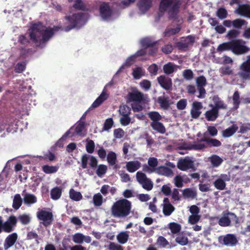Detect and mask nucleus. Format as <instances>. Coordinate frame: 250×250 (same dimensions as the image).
Listing matches in <instances>:
<instances>
[{
  "label": "nucleus",
  "instance_id": "1",
  "mask_svg": "<svg viewBox=\"0 0 250 250\" xmlns=\"http://www.w3.org/2000/svg\"><path fill=\"white\" fill-rule=\"evenodd\" d=\"M61 26L45 27L42 22L32 24L28 29L29 37L36 47L43 48L53 36L55 31H58Z\"/></svg>",
  "mask_w": 250,
  "mask_h": 250
},
{
  "label": "nucleus",
  "instance_id": "2",
  "mask_svg": "<svg viewBox=\"0 0 250 250\" xmlns=\"http://www.w3.org/2000/svg\"><path fill=\"white\" fill-rule=\"evenodd\" d=\"M246 43V42L242 39L232 40L220 44L217 50L218 52L231 51L235 55H242L250 51V48Z\"/></svg>",
  "mask_w": 250,
  "mask_h": 250
},
{
  "label": "nucleus",
  "instance_id": "3",
  "mask_svg": "<svg viewBox=\"0 0 250 250\" xmlns=\"http://www.w3.org/2000/svg\"><path fill=\"white\" fill-rule=\"evenodd\" d=\"M131 207L130 201L125 199H120L114 202L111 206V215L116 218H126L130 214Z\"/></svg>",
  "mask_w": 250,
  "mask_h": 250
},
{
  "label": "nucleus",
  "instance_id": "4",
  "mask_svg": "<svg viewBox=\"0 0 250 250\" xmlns=\"http://www.w3.org/2000/svg\"><path fill=\"white\" fill-rule=\"evenodd\" d=\"M181 4V0H161L159 11L167 12L169 19L176 20L178 19Z\"/></svg>",
  "mask_w": 250,
  "mask_h": 250
},
{
  "label": "nucleus",
  "instance_id": "5",
  "mask_svg": "<svg viewBox=\"0 0 250 250\" xmlns=\"http://www.w3.org/2000/svg\"><path fill=\"white\" fill-rule=\"evenodd\" d=\"M85 14L83 13H77L71 15L66 16L65 19L68 21L69 25L65 27V31L68 32L75 28H81L85 23Z\"/></svg>",
  "mask_w": 250,
  "mask_h": 250
},
{
  "label": "nucleus",
  "instance_id": "6",
  "mask_svg": "<svg viewBox=\"0 0 250 250\" xmlns=\"http://www.w3.org/2000/svg\"><path fill=\"white\" fill-rule=\"evenodd\" d=\"M197 142H204L207 143V146L204 144H192L186 147L187 150H202L207 147H219L222 145L221 142L215 138H203L201 139H197Z\"/></svg>",
  "mask_w": 250,
  "mask_h": 250
},
{
  "label": "nucleus",
  "instance_id": "7",
  "mask_svg": "<svg viewBox=\"0 0 250 250\" xmlns=\"http://www.w3.org/2000/svg\"><path fill=\"white\" fill-rule=\"evenodd\" d=\"M17 223L18 219L14 215L9 216L5 221L0 216V234L2 232L10 233L13 232L15 229Z\"/></svg>",
  "mask_w": 250,
  "mask_h": 250
},
{
  "label": "nucleus",
  "instance_id": "8",
  "mask_svg": "<svg viewBox=\"0 0 250 250\" xmlns=\"http://www.w3.org/2000/svg\"><path fill=\"white\" fill-rule=\"evenodd\" d=\"M37 217L39 220L42 221V223L45 227L50 226L54 220L52 213L45 209L39 210L37 212Z\"/></svg>",
  "mask_w": 250,
  "mask_h": 250
},
{
  "label": "nucleus",
  "instance_id": "9",
  "mask_svg": "<svg viewBox=\"0 0 250 250\" xmlns=\"http://www.w3.org/2000/svg\"><path fill=\"white\" fill-rule=\"evenodd\" d=\"M136 179L144 189L147 191H150L152 189L153 187V182L143 172L139 171L136 173Z\"/></svg>",
  "mask_w": 250,
  "mask_h": 250
},
{
  "label": "nucleus",
  "instance_id": "10",
  "mask_svg": "<svg viewBox=\"0 0 250 250\" xmlns=\"http://www.w3.org/2000/svg\"><path fill=\"white\" fill-rule=\"evenodd\" d=\"M196 83L197 87V90L199 94L197 97L201 99L205 98L206 97V91L204 88L207 84L206 78L203 75L200 76L196 79Z\"/></svg>",
  "mask_w": 250,
  "mask_h": 250
},
{
  "label": "nucleus",
  "instance_id": "11",
  "mask_svg": "<svg viewBox=\"0 0 250 250\" xmlns=\"http://www.w3.org/2000/svg\"><path fill=\"white\" fill-rule=\"evenodd\" d=\"M219 242L225 246L233 247L238 243V240L234 234L229 233L220 236Z\"/></svg>",
  "mask_w": 250,
  "mask_h": 250
},
{
  "label": "nucleus",
  "instance_id": "12",
  "mask_svg": "<svg viewBox=\"0 0 250 250\" xmlns=\"http://www.w3.org/2000/svg\"><path fill=\"white\" fill-rule=\"evenodd\" d=\"M126 100L127 103L135 102L141 103L145 101L143 93L137 90L128 92L126 96Z\"/></svg>",
  "mask_w": 250,
  "mask_h": 250
},
{
  "label": "nucleus",
  "instance_id": "13",
  "mask_svg": "<svg viewBox=\"0 0 250 250\" xmlns=\"http://www.w3.org/2000/svg\"><path fill=\"white\" fill-rule=\"evenodd\" d=\"M100 14L104 20L108 19L112 14V10L110 7L109 3L103 2L99 7Z\"/></svg>",
  "mask_w": 250,
  "mask_h": 250
},
{
  "label": "nucleus",
  "instance_id": "14",
  "mask_svg": "<svg viewBox=\"0 0 250 250\" xmlns=\"http://www.w3.org/2000/svg\"><path fill=\"white\" fill-rule=\"evenodd\" d=\"M240 77L243 80H250V60L247 59L240 66Z\"/></svg>",
  "mask_w": 250,
  "mask_h": 250
},
{
  "label": "nucleus",
  "instance_id": "15",
  "mask_svg": "<svg viewBox=\"0 0 250 250\" xmlns=\"http://www.w3.org/2000/svg\"><path fill=\"white\" fill-rule=\"evenodd\" d=\"M18 239V235L16 232H12L8 234L5 238L3 247L4 250H8L9 248L13 246Z\"/></svg>",
  "mask_w": 250,
  "mask_h": 250
},
{
  "label": "nucleus",
  "instance_id": "16",
  "mask_svg": "<svg viewBox=\"0 0 250 250\" xmlns=\"http://www.w3.org/2000/svg\"><path fill=\"white\" fill-rule=\"evenodd\" d=\"M157 81L160 86L166 90L172 88V82L171 78L165 75H161L157 78Z\"/></svg>",
  "mask_w": 250,
  "mask_h": 250
},
{
  "label": "nucleus",
  "instance_id": "17",
  "mask_svg": "<svg viewBox=\"0 0 250 250\" xmlns=\"http://www.w3.org/2000/svg\"><path fill=\"white\" fill-rule=\"evenodd\" d=\"M177 167L182 170L186 171L192 168L194 166L193 162L189 158L180 159L177 163Z\"/></svg>",
  "mask_w": 250,
  "mask_h": 250
},
{
  "label": "nucleus",
  "instance_id": "18",
  "mask_svg": "<svg viewBox=\"0 0 250 250\" xmlns=\"http://www.w3.org/2000/svg\"><path fill=\"white\" fill-rule=\"evenodd\" d=\"M163 212L165 216H170L175 210V207L170 203L169 199L165 197L163 199Z\"/></svg>",
  "mask_w": 250,
  "mask_h": 250
},
{
  "label": "nucleus",
  "instance_id": "19",
  "mask_svg": "<svg viewBox=\"0 0 250 250\" xmlns=\"http://www.w3.org/2000/svg\"><path fill=\"white\" fill-rule=\"evenodd\" d=\"M106 161L110 166H112L113 169H117L119 168L120 166L117 164V154L113 151H109L106 157Z\"/></svg>",
  "mask_w": 250,
  "mask_h": 250
},
{
  "label": "nucleus",
  "instance_id": "20",
  "mask_svg": "<svg viewBox=\"0 0 250 250\" xmlns=\"http://www.w3.org/2000/svg\"><path fill=\"white\" fill-rule=\"evenodd\" d=\"M202 103L199 102H194L192 104V107L190 111L191 116L193 119H197L201 115L200 110L202 108Z\"/></svg>",
  "mask_w": 250,
  "mask_h": 250
},
{
  "label": "nucleus",
  "instance_id": "21",
  "mask_svg": "<svg viewBox=\"0 0 250 250\" xmlns=\"http://www.w3.org/2000/svg\"><path fill=\"white\" fill-rule=\"evenodd\" d=\"M235 12L250 19V5L249 4H240L235 10Z\"/></svg>",
  "mask_w": 250,
  "mask_h": 250
},
{
  "label": "nucleus",
  "instance_id": "22",
  "mask_svg": "<svg viewBox=\"0 0 250 250\" xmlns=\"http://www.w3.org/2000/svg\"><path fill=\"white\" fill-rule=\"evenodd\" d=\"M212 101L214 104L213 107L219 111V109H227L228 108L227 104L222 101L218 95H214L213 97Z\"/></svg>",
  "mask_w": 250,
  "mask_h": 250
},
{
  "label": "nucleus",
  "instance_id": "23",
  "mask_svg": "<svg viewBox=\"0 0 250 250\" xmlns=\"http://www.w3.org/2000/svg\"><path fill=\"white\" fill-rule=\"evenodd\" d=\"M157 102L159 104L160 107L163 110H167L171 104L169 98L164 96L158 97Z\"/></svg>",
  "mask_w": 250,
  "mask_h": 250
},
{
  "label": "nucleus",
  "instance_id": "24",
  "mask_svg": "<svg viewBox=\"0 0 250 250\" xmlns=\"http://www.w3.org/2000/svg\"><path fill=\"white\" fill-rule=\"evenodd\" d=\"M108 98V95L104 92H103L101 94L93 103L89 109H92L99 106L104 101Z\"/></svg>",
  "mask_w": 250,
  "mask_h": 250
},
{
  "label": "nucleus",
  "instance_id": "25",
  "mask_svg": "<svg viewBox=\"0 0 250 250\" xmlns=\"http://www.w3.org/2000/svg\"><path fill=\"white\" fill-rule=\"evenodd\" d=\"M152 5L151 0H140L138 3V6L139 10L143 13L148 11Z\"/></svg>",
  "mask_w": 250,
  "mask_h": 250
},
{
  "label": "nucleus",
  "instance_id": "26",
  "mask_svg": "<svg viewBox=\"0 0 250 250\" xmlns=\"http://www.w3.org/2000/svg\"><path fill=\"white\" fill-rule=\"evenodd\" d=\"M205 115L208 121H214L219 116V111L212 107L210 110L207 111Z\"/></svg>",
  "mask_w": 250,
  "mask_h": 250
},
{
  "label": "nucleus",
  "instance_id": "27",
  "mask_svg": "<svg viewBox=\"0 0 250 250\" xmlns=\"http://www.w3.org/2000/svg\"><path fill=\"white\" fill-rule=\"evenodd\" d=\"M141 167V163L138 161H132L127 162L126 168L130 173H133Z\"/></svg>",
  "mask_w": 250,
  "mask_h": 250
},
{
  "label": "nucleus",
  "instance_id": "28",
  "mask_svg": "<svg viewBox=\"0 0 250 250\" xmlns=\"http://www.w3.org/2000/svg\"><path fill=\"white\" fill-rule=\"evenodd\" d=\"M238 127L236 124H233L228 128L223 130L222 136L224 138H228L232 136L238 130Z\"/></svg>",
  "mask_w": 250,
  "mask_h": 250
},
{
  "label": "nucleus",
  "instance_id": "29",
  "mask_svg": "<svg viewBox=\"0 0 250 250\" xmlns=\"http://www.w3.org/2000/svg\"><path fill=\"white\" fill-rule=\"evenodd\" d=\"M150 126L153 130L160 133L164 134L166 132V130L164 125L159 121L151 122L150 123Z\"/></svg>",
  "mask_w": 250,
  "mask_h": 250
},
{
  "label": "nucleus",
  "instance_id": "30",
  "mask_svg": "<svg viewBox=\"0 0 250 250\" xmlns=\"http://www.w3.org/2000/svg\"><path fill=\"white\" fill-rule=\"evenodd\" d=\"M116 238L119 244H125L129 239V234L127 231H122L117 235Z\"/></svg>",
  "mask_w": 250,
  "mask_h": 250
},
{
  "label": "nucleus",
  "instance_id": "31",
  "mask_svg": "<svg viewBox=\"0 0 250 250\" xmlns=\"http://www.w3.org/2000/svg\"><path fill=\"white\" fill-rule=\"evenodd\" d=\"M176 65L172 62H168L163 66L164 72L167 75L172 74L176 70Z\"/></svg>",
  "mask_w": 250,
  "mask_h": 250
},
{
  "label": "nucleus",
  "instance_id": "32",
  "mask_svg": "<svg viewBox=\"0 0 250 250\" xmlns=\"http://www.w3.org/2000/svg\"><path fill=\"white\" fill-rule=\"evenodd\" d=\"M175 242L181 246L188 244V240L186 234L183 232L179 233L175 238Z\"/></svg>",
  "mask_w": 250,
  "mask_h": 250
},
{
  "label": "nucleus",
  "instance_id": "33",
  "mask_svg": "<svg viewBox=\"0 0 250 250\" xmlns=\"http://www.w3.org/2000/svg\"><path fill=\"white\" fill-rule=\"evenodd\" d=\"M240 34V31L239 30L236 29H232L228 31L226 35V37L230 41L237 39V38L239 37Z\"/></svg>",
  "mask_w": 250,
  "mask_h": 250
},
{
  "label": "nucleus",
  "instance_id": "34",
  "mask_svg": "<svg viewBox=\"0 0 250 250\" xmlns=\"http://www.w3.org/2000/svg\"><path fill=\"white\" fill-rule=\"evenodd\" d=\"M181 29L180 24H178L175 28H167L164 32V36L166 37H170L172 35L178 33Z\"/></svg>",
  "mask_w": 250,
  "mask_h": 250
},
{
  "label": "nucleus",
  "instance_id": "35",
  "mask_svg": "<svg viewBox=\"0 0 250 250\" xmlns=\"http://www.w3.org/2000/svg\"><path fill=\"white\" fill-rule=\"evenodd\" d=\"M22 200L19 194H16L14 197L12 207L15 209L18 210L21 206Z\"/></svg>",
  "mask_w": 250,
  "mask_h": 250
},
{
  "label": "nucleus",
  "instance_id": "36",
  "mask_svg": "<svg viewBox=\"0 0 250 250\" xmlns=\"http://www.w3.org/2000/svg\"><path fill=\"white\" fill-rule=\"evenodd\" d=\"M168 228L172 234H177L181 230L182 227L180 224L175 222H171L168 224Z\"/></svg>",
  "mask_w": 250,
  "mask_h": 250
},
{
  "label": "nucleus",
  "instance_id": "37",
  "mask_svg": "<svg viewBox=\"0 0 250 250\" xmlns=\"http://www.w3.org/2000/svg\"><path fill=\"white\" fill-rule=\"evenodd\" d=\"M69 197L70 199L75 201H79L83 198L81 192L75 191L73 188H71L69 190Z\"/></svg>",
  "mask_w": 250,
  "mask_h": 250
},
{
  "label": "nucleus",
  "instance_id": "38",
  "mask_svg": "<svg viewBox=\"0 0 250 250\" xmlns=\"http://www.w3.org/2000/svg\"><path fill=\"white\" fill-rule=\"evenodd\" d=\"M59 166L44 165L42 167V171L46 174H51L56 173L59 169Z\"/></svg>",
  "mask_w": 250,
  "mask_h": 250
},
{
  "label": "nucleus",
  "instance_id": "39",
  "mask_svg": "<svg viewBox=\"0 0 250 250\" xmlns=\"http://www.w3.org/2000/svg\"><path fill=\"white\" fill-rule=\"evenodd\" d=\"M248 23V22L244 19H236L233 20L232 26L236 29H241L243 26L247 25Z\"/></svg>",
  "mask_w": 250,
  "mask_h": 250
},
{
  "label": "nucleus",
  "instance_id": "40",
  "mask_svg": "<svg viewBox=\"0 0 250 250\" xmlns=\"http://www.w3.org/2000/svg\"><path fill=\"white\" fill-rule=\"evenodd\" d=\"M73 7L78 10H86V5L82 0H75Z\"/></svg>",
  "mask_w": 250,
  "mask_h": 250
},
{
  "label": "nucleus",
  "instance_id": "41",
  "mask_svg": "<svg viewBox=\"0 0 250 250\" xmlns=\"http://www.w3.org/2000/svg\"><path fill=\"white\" fill-rule=\"evenodd\" d=\"M183 195L184 198H195L197 196V193L194 190L189 188H187L183 190Z\"/></svg>",
  "mask_w": 250,
  "mask_h": 250
},
{
  "label": "nucleus",
  "instance_id": "42",
  "mask_svg": "<svg viewBox=\"0 0 250 250\" xmlns=\"http://www.w3.org/2000/svg\"><path fill=\"white\" fill-rule=\"evenodd\" d=\"M62 189L59 187H55L51 190V197L52 199L56 200L59 199L62 195Z\"/></svg>",
  "mask_w": 250,
  "mask_h": 250
},
{
  "label": "nucleus",
  "instance_id": "43",
  "mask_svg": "<svg viewBox=\"0 0 250 250\" xmlns=\"http://www.w3.org/2000/svg\"><path fill=\"white\" fill-rule=\"evenodd\" d=\"M148 118L152 122H159L162 119V116L157 111H150L147 113Z\"/></svg>",
  "mask_w": 250,
  "mask_h": 250
},
{
  "label": "nucleus",
  "instance_id": "44",
  "mask_svg": "<svg viewBox=\"0 0 250 250\" xmlns=\"http://www.w3.org/2000/svg\"><path fill=\"white\" fill-rule=\"evenodd\" d=\"M24 202L27 204H32L37 202L36 197L32 194L26 193L23 198Z\"/></svg>",
  "mask_w": 250,
  "mask_h": 250
},
{
  "label": "nucleus",
  "instance_id": "45",
  "mask_svg": "<svg viewBox=\"0 0 250 250\" xmlns=\"http://www.w3.org/2000/svg\"><path fill=\"white\" fill-rule=\"evenodd\" d=\"M141 43L143 47L147 49L151 46H154V45H156L157 42L152 41L149 38H145L143 39L141 41Z\"/></svg>",
  "mask_w": 250,
  "mask_h": 250
},
{
  "label": "nucleus",
  "instance_id": "46",
  "mask_svg": "<svg viewBox=\"0 0 250 250\" xmlns=\"http://www.w3.org/2000/svg\"><path fill=\"white\" fill-rule=\"evenodd\" d=\"M93 203L96 207H100L102 205L103 203V197L100 193L94 195L93 197Z\"/></svg>",
  "mask_w": 250,
  "mask_h": 250
},
{
  "label": "nucleus",
  "instance_id": "47",
  "mask_svg": "<svg viewBox=\"0 0 250 250\" xmlns=\"http://www.w3.org/2000/svg\"><path fill=\"white\" fill-rule=\"evenodd\" d=\"M210 162L214 167H217L223 162V160L219 156L213 155L210 157Z\"/></svg>",
  "mask_w": 250,
  "mask_h": 250
},
{
  "label": "nucleus",
  "instance_id": "48",
  "mask_svg": "<svg viewBox=\"0 0 250 250\" xmlns=\"http://www.w3.org/2000/svg\"><path fill=\"white\" fill-rule=\"evenodd\" d=\"M215 188L219 190H223L225 189L226 184L224 180L221 178H218L213 183Z\"/></svg>",
  "mask_w": 250,
  "mask_h": 250
},
{
  "label": "nucleus",
  "instance_id": "49",
  "mask_svg": "<svg viewBox=\"0 0 250 250\" xmlns=\"http://www.w3.org/2000/svg\"><path fill=\"white\" fill-rule=\"evenodd\" d=\"M18 42L23 47H26L30 44V41L25 35H20L18 39Z\"/></svg>",
  "mask_w": 250,
  "mask_h": 250
},
{
  "label": "nucleus",
  "instance_id": "50",
  "mask_svg": "<svg viewBox=\"0 0 250 250\" xmlns=\"http://www.w3.org/2000/svg\"><path fill=\"white\" fill-rule=\"evenodd\" d=\"M233 104L235 109L238 108L240 104V94L238 90L235 91L232 96Z\"/></svg>",
  "mask_w": 250,
  "mask_h": 250
},
{
  "label": "nucleus",
  "instance_id": "51",
  "mask_svg": "<svg viewBox=\"0 0 250 250\" xmlns=\"http://www.w3.org/2000/svg\"><path fill=\"white\" fill-rule=\"evenodd\" d=\"M156 245L159 248H166L168 244V241L163 236H160L157 239Z\"/></svg>",
  "mask_w": 250,
  "mask_h": 250
},
{
  "label": "nucleus",
  "instance_id": "52",
  "mask_svg": "<svg viewBox=\"0 0 250 250\" xmlns=\"http://www.w3.org/2000/svg\"><path fill=\"white\" fill-rule=\"evenodd\" d=\"M228 13L226 8L224 7L219 8L216 11V16L221 20L226 19L228 16Z\"/></svg>",
  "mask_w": 250,
  "mask_h": 250
},
{
  "label": "nucleus",
  "instance_id": "53",
  "mask_svg": "<svg viewBox=\"0 0 250 250\" xmlns=\"http://www.w3.org/2000/svg\"><path fill=\"white\" fill-rule=\"evenodd\" d=\"M107 170V167L106 165L101 164L98 166L96 173L98 177H102L106 173Z\"/></svg>",
  "mask_w": 250,
  "mask_h": 250
},
{
  "label": "nucleus",
  "instance_id": "54",
  "mask_svg": "<svg viewBox=\"0 0 250 250\" xmlns=\"http://www.w3.org/2000/svg\"><path fill=\"white\" fill-rule=\"evenodd\" d=\"M119 112L121 116L130 115L131 108L127 105H121L119 107Z\"/></svg>",
  "mask_w": 250,
  "mask_h": 250
},
{
  "label": "nucleus",
  "instance_id": "55",
  "mask_svg": "<svg viewBox=\"0 0 250 250\" xmlns=\"http://www.w3.org/2000/svg\"><path fill=\"white\" fill-rule=\"evenodd\" d=\"M218 224L221 227H228L230 226V220L229 216H224L218 221Z\"/></svg>",
  "mask_w": 250,
  "mask_h": 250
},
{
  "label": "nucleus",
  "instance_id": "56",
  "mask_svg": "<svg viewBox=\"0 0 250 250\" xmlns=\"http://www.w3.org/2000/svg\"><path fill=\"white\" fill-rule=\"evenodd\" d=\"M95 147V143L93 140H89L87 142L85 148L88 153H92L94 151Z\"/></svg>",
  "mask_w": 250,
  "mask_h": 250
},
{
  "label": "nucleus",
  "instance_id": "57",
  "mask_svg": "<svg viewBox=\"0 0 250 250\" xmlns=\"http://www.w3.org/2000/svg\"><path fill=\"white\" fill-rule=\"evenodd\" d=\"M132 75L135 79H139L143 75V69L141 67H137L133 70Z\"/></svg>",
  "mask_w": 250,
  "mask_h": 250
},
{
  "label": "nucleus",
  "instance_id": "58",
  "mask_svg": "<svg viewBox=\"0 0 250 250\" xmlns=\"http://www.w3.org/2000/svg\"><path fill=\"white\" fill-rule=\"evenodd\" d=\"M113 124L114 122L112 118H109L106 119L104 124L103 130L108 131L112 127Z\"/></svg>",
  "mask_w": 250,
  "mask_h": 250
},
{
  "label": "nucleus",
  "instance_id": "59",
  "mask_svg": "<svg viewBox=\"0 0 250 250\" xmlns=\"http://www.w3.org/2000/svg\"><path fill=\"white\" fill-rule=\"evenodd\" d=\"M39 235L35 230L28 231L27 233L26 239L27 240L35 239L37 244L39 243L38 241Z\"/></svg>",
  "mask_w": 250,
  "mask_h": 250
},
{
  "label": "nucleus",
  "instance_id": "60",
  "mask_svg": "<svg viewBox=\"0 0 250 250\" xmlns=\"http://www.w3.org/2000/svg\"><path fill=\"white\" fill-rule=\"evenodd\" d=\"M18 218L21 224L24 225L29 224L31 221L29 216L25 214L20 215Z\"/></svg>",
  "mask_w": 250,
  "mask_h": 250
},
{
  "label": "nucleus",
  "instance_id": "61",
  "mask_svg": "<svg viewBox=\"0 0 250 250\" xmlns=\"http://www.w3.org/2000/svg\"><path fill=\"white\" fill-rule=\"evenodd\" d=\"M170 194L171 195V198L173 201L175 202L181 200V197L180 195L178 189L174 188Z\"/></svg>",
  "mask_w": 250,
  "mask_h": 250
},
{
  "label": "nucleus",
  "instance_id": "62",
  "mask_svg": "<svg viewBox=\"0 0 250 250\" xmlns=\"http://www.w3.org/2000/svg\"><path fill=\"white\" fill-rule=\"evenodd\" d=\"M73 241L77 244H82L83 242V235L81 233H77L73 236Z\"/></svg>",
  "mask_w": 250,
  "mask_h": 250
},
{
  "label": "nucleus",
  "instance_id": "63",
  "mask_svg": "<svg viewBox=\"0 0 250 250\" xmlns=\"http://www.w3.org/2000/svg\"><path fill=\"white\" fill-rule=\"evenodd\" d=\"M97 152L99 157L102 160H104L107 157L106 151L103 146L99 147Z\"/></svg>",
  "mask_w": 250,
  "mask_h": 250
},
{
  "label": "nucleus",
  "instance_id": "64",
  "mask_svg": "<svg viewBox=\"0 0 250 250\" xmlns=\"http://www.w3.org/2000/svg\"><path fill=\"white\" fill-rule=\"evenodd\" d=\"M108 249L109 250H124L123 246L115 242H110Z\"/></svg>",
  "mask_w": 250,
  "mask_h": 250
}]
</instances>
